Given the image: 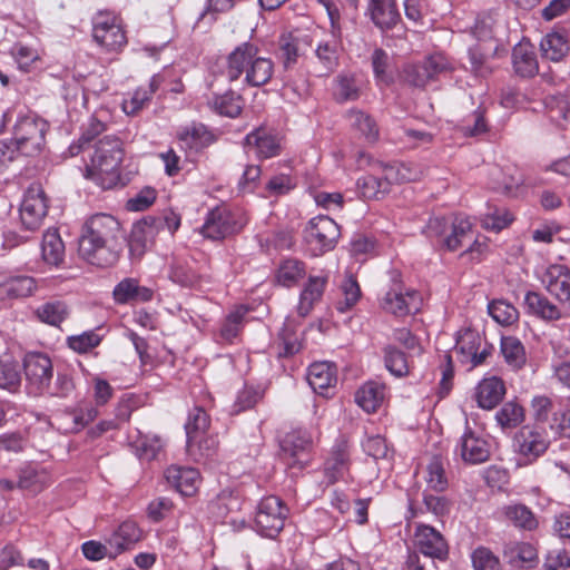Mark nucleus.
I'll use <instances>...</instances> for the list:
<instances>
[{
  "label": "nucleus",
  "instance_id": "f257e3e1",
  "mask_svg": "<svg viewBox=\"0 0 570 570\" xmlns=\"http://www.w3.org/2000/svg\"><path fill=\"white\" fill-rule=\"evenodd\" d=\"M120 223L111 215L96 214L82 227L79 253L91 265L109 267L121 252Z\"/></svg>",
  "mask_w": 570,
  "mask_h": 570
},
{
  "label": "nucleus",
  "instance_id": "f03ea898",
  "mask_svg": "<svg viewBox=\"0 0 570 570\" xmlns=\"http://www.w3.org/2000/svg\"><path fill=\"white\" fill-rule=\"evenodd\" d=\"M90 161L85 176L102 189H111L120 183V164L124 157L121 141L114 136L100 139L89 153Z\"/></svg>",
  "mask_w": 570,
  "mask_h": 570
},
{
  "label": "nucleus",
  "instance_id": "7ed1b4c3",
  "mask_svg": "<svg viewBox=\"0 0 570 570\" xmlns=\"http://www.w3.org/2000/svg\"><path fill=\"white\" fill-rule=\"evenodd\" d=\"M258 48L250 42L237 46L227 57L226 76L235 81L245 73V82L252 87H261L267 83L274 72V63L271 59L259 57Z\"/></svg>",
  "mask_w": 570,
  "mask_h": 570
},
{
  "label": "nucleus",
  "instance_id": "20e7f679",
  "mask_svg": "<svg viewBox=\"0 0 570 570\" xmlns=\"http://www.w3.org/2000/svg\"><path fill=\"white\" fill-rule=\"evenodd\" d=\"M49 203L40 184L33 183L24 190L19 207V219L23 230L35 233L42 227L48 215Z\"/></svg>",
  "mask_w": 570,
  "mask_h": 570
},
{
  "label": "nucleus",
  "instance_id": "39448f33",
  "mask_svg": "<svg viewBox=\"0 0 570 570\" xmlns=\"http://www.w3.org/2000/svg\"><path fill=\"white\" fill-rule=\"evenodd\" d=\"M340 235L338 225L325 215L313 217L304 229V240L312 256H321L332 250Z\"/></svg>",
  "mask_w": 570,
  "mask_h": 570
},
{
  "label": "nucleus",
  "instance_id": "423d86ee",
  "mask_svg": "<svg viewBox=\"0 0 570 570\" xmlns=\"http://www.w3.org/2000/svg\"><path fill=\"white\" fill-rule=\"evenodd\" d=\"M391 287L381 298V307L395 316H405L420 309L422 297L415 289L405 288L397 271L391 272Z\"/></svg>",
  "mask_w": 570,
  "mask_h": 570
},
{
  "label": "nucleus",
  "instance_id": "0eeeda50",
  "mask_svg": "<svg viewBox=\"0 0 570 570\" xmlns=\"http://www.w3.org/2000/svg\"><path fill=\"white\" fill-rule=\"evenodd\" d=\"M288 509L278 497L263 498L255 513L254 528L262 537L274 539L285 524Z\"/></svg>",
  "mask_w": 570,
  "mask_h": 570
},
{
  "label": "nucleus",
  "instance_id": "6e6552de",
  "mask_svg": "<svg viewBox=\"0 0 570 570\" xmlns=\"http://www.w3.org/2000/svg\"><path fill=\"white\" fill-rule=\"evenodd\" d=\"M47 129L48 125L42 119L33 116L18 118L12 137L16 149L24 156L38 154L45 145Z\"/></svg>",
  "mask_w": 570,
  "mask_h": 570
},
{
  "label": "nucleus",
  "instance_id": "1a4fd4ad",
  "mask_svg": "<svg viewBox=\"0 0 570 570\" xmlns=\"http://www.w3.org/2000/svg\"><path fill=\"white\" fill-rule=\"evenodd\" d=\"M550 440L543 430L535 426H522L513 438V450L519 456L520 465L534 463L549 449Z\"/></svg>",
  "mask_w": 570,
  "mask_h": 570
},
{
  "label": "nucleus",
  "instance_id": "9d476101",
  "mask_svg": "<svg viewBox=\"0 0 570 570\" xmlns=\"http://www.w3.org/2000/svg\"><path fill=\"white\" fill-rule=\"evenodd\" d=\"M452 70L449 59L440 52L428 56L423 61L409 63L403 69L406 83L416 88H424L442 73Z\"/></svg>",
  "mask_w": 570,
  "mask_h": 570
},
{
  "label": "nucleus",
  "instance_id": "9b49d317",
  "mask_svg": "<svg viewBox=\"0 0 570 570\" xmlns=\"http://www.w3.org/2000/svg\"><path fill=\"white\" fill-rule=\"evenodd\" d=\"M454 348L459 361L469 365L470 368L483 364L493 352V345L488 343L478 331L471 328L459 332Z\"/></svg>",
  "mask_w": 570,
  "mask_h": 570
},
{
  "label": "nucleus",
  "instance_id": "f8f14e48",
  "mask_svg": "<svg viewBox=\"0 0 570 570\" xmlns=\"http://www.w3.org/2000/svg\"><path fill=\"white\" fill-rule=\"evenodd\" d=\"M23 370L28 389L35 394H45L53 376L50 357L40 352L28 353L23 360Z\"/></svg>",
  "mask_w": 570,
  "mask_h": 570
},
{
  "label": "nucleus",
  "instance_id": "ddd939ff",
  "mask_svg": "<svg viewBox=\"0 0 570 570\" xmlns=\"http://www.w3.org/2000/svg\"><path fill=\"white\" fill-rule=\"evenodd\" d=\"M412 542L415 550L425 557L445 560L449 556V543L445 537L429 524H415Z\"/></svg>",
  "mask_w": 570,
  "mask_h": 570
},
{
  "label": "nucleus",
  "instance_id": "4468645a",
  "mask_svg": "<svg viewBox=\"0 0 570 570\" xmlns=\"http://www.w3.org/2000/svg\"><path fill=\"white\" fill-rule=\"evenodd\" d=\"M92 37L108 50L119 49L127 42L118 18L110 12H99L95 16Z\"/></svg>",
  "mask_w": 570,
  "mask_h": 570
},
{
  "label": "nucleus",
  "instance_id": "2eb2a0df",
  "mask_svg": "<svg viewBox=\"0 0 570 570\" xmlns=\"http://www.w3.org/2000/svg\"><path fill=\"white\" fill-rule=\"evenodd\" d=\"M240 229L235 215L225 206L212 209L202 226L204 237L220 240Z\"/></svg>",
  "mask_w": 570,
  "mask_h": 570
},
{
  "label": "nucleus",
  "instance_id": "dca6fc26",
  "mask_svg": "<svg viewBox=\"0 0 570 570\" xmlns=\"http://www.w3.org/2000/svg\"><path fill=\"white\" fill-rule=\"evenodd\" d=\"M160 220H155V216H147L132 225L128 240L129 253L132 258H141L153 246L160 233Z\"/></svg>",
  "mask_w": 570,
  "mask_h": 570
},
{
  "label": "nucleus",
  "instance_id": "f3484780",
  "mask_svg": "<svg viewBox=\"0 0 570 570\" xmlns=\"http://www.w3.org/2000/svg\"><path fill=\"white\" fill-rule=\"evenodd\" d=\"M540 282L560 303L570 304V269L563 264H550L543 268Z\"/></svg>",
  "mask_w": 570,
  "mask_h": 570
},
{
  "label": "nucleus",
  "instance_id": "a211bd4d",
  "mask_svg": "<svg viewBox=\"0 0 570 570\" xmlns=\"http://www.w3.org/2000/svg\"><path fill=\"white\" fill-rule=\"evenodd\" d=\"M351 450L346 440L340 439L333 445L324 464V474L330 484L347 481L350 478Z\"/></svg>",
  "mask_w": 570,
  "mask_h": 570
},
{
  "label": "nucleus",
  "instance_id": "6ab92c4d",
  "mask_svg": "<svg viewBox=\"0 0 570 570\" xmlns=\"http://www.w3.org/2000/svg\"><path fill=\"white\" fill-rule=\"evenodd\" d=\"M456 451L465 463L480 464L490 458V444L481 435L466 428L460 438Z\"/></svg>",
  "mask_w": 570,
  "mask_h": 570
},
{
  "label": "nucleus",
  "instance_id": "aec40b11",
  "mask_svg": "<svg viewBox=\"0 0 570 570\" xmlns=\"http://www.w3.org/2000/svg\"><path fill=\"white\" fill-rule=\"evenodd\" d=\"M311 446V436L302 430L287 433L281 442L282 452L291 466L302 468L308 461Z\"/></svg>",
  "mask_w": 570,
  "mask_h": 570
},
{
  "label": "nucleus",
  "instance_id": "412c9836",
  "mask_svg": "<svg viewBox=\"0 0 570 570\" xmlns=\"http://www.w3.org/2000/svg\"><path fill=\"white\" fill-rule=\"evenodd\" d=\"M307 382L315 393L328 396L336 386V367L330 362H315L308 367Z\"/></svg>",
  "mask_w": 570,
  "mask_h": 570
},
{
  "label": "nucleus",
  "instance_id": "4be33fe9",
  "mask_svg": "<svg viewBox=\"0 0 570 570\" xmlns=\"http://www.w3.org/2000/svg\"><path fill=\"white\" fill-rule=\"evenodd\" d=\"M245 145L248 151L256 157L267 159L279 154L281 145L278 137L266 128H257L245 137Z\"/></svg>",
  "mask_w": 570,
  "mask_h": 570
},
{
  "label": "nucleus",
  "instance_id": "5701e85b",
  "mask_svg": "<svg viewBox=\"0 0 570 570\" xmlns=\"http://www.w3.org/2000/svg\"><path fill=\"white\" fill-rule=\"evenodd\" d=\"M327 282V273L316 276L311 275L307 278V282L301 291L297 304V313L299 316H307L314 308V305L322 299Z\"/></svg>",
  "mask_w": 570,
  "mask_h": 570
},
{
  "label": "nucleus",
  "instance_id": "b1692460",
  "mask_svg": "<svg viewBox=\"0 0 570 570\" xmlns=\"http://www.w3.org/2000/svg\"><path fill=\"white\" fill-rule=\"evenodd\" d=\"M504 395V382L498 376L484 377L475 389L476 403L484 410L494 409Z\"/></svg>",
  "mask_w": 570,
  "mask_h": 570
},
{
  "label": "nucleus",
  "instance_id": "393cba45",
  "mask_svg": "<svg viewBox=\"0 0 570 570\" xmlns=\"http://www.w3.org/2000/svg\"><path fill=\"white\" fill-rule=\"evenodd\" d=\"M142 538V531L136 522L128 520L122 522L117 530L108 539L111 547V553L120 554L121 552L131 549Z\"/></svg>",
  "mask_w": 570,
  "mask_h": 570
},
{
  "label": "nucleus",
  "instance_id": "a878e982",
  "mask_svg": "<svg viewBox=\"0 0 570 570\" xmlns=\"http://www.w3.org/2000/svg\"><path fill=\"white\" fill-rule=\"evenodd\" d=\"M367 10L373 23L382 30L392 29L401 19L395 0H370Z\"/></svg>",
  "mask_w": 570,
  "mask_h": 570
},
{
  "label": "nucleus",
  "instance_id": "bb28decb",
  "mask_svg": "<svg viewBox=\"0 0 570 570\" xmlns=\"http://www.w3.org/2000/svg\"><path fill=\"white\" fill-rule=\"evenodd\" d=\"M112 294L115 301L119 304L149 302L154 296L153 289L140 286L135 278H125L119 282L115 286Z\"/></svg>",
  "mask_w": 570,
  "mask_h": 570
},
{
  "label": "nucleus",
  "instance_id": "cd10ccee",
  "mask_svg": "<svg viewBox=\"0 0 570 570\" xmlns=\"http://www.w3.org/2000/svg\"><path fill=\"white\" fill-rule=\"evenodd\" d=\"M166 478L185 497L193 495L200 483L199 472L194 468L170 466Z\"/></svg>",
  "mask_w": 570,
  "mask_h": 570
},
{
  "label": "nucleus",
  "instance_id": "c85d7f7f",
  "mask_svg": "<svg viewBox=\"0 0 570 570\" xmlns=\"http://www.w3.org/2000/svg\"><path fill=\"white\" fill-rule=\"evenodd\" d=\"M164 80L163 75H154L148 87H139L130 98L124 99V112L130 116L138 114L150 101L153 95L159 89Z\"/></svg>",
  "mask_w": 570,
  "mask_h": 570
},
{
  "label": "nucleus",
  "instance_id": "c756f323",
  "mask_svg": "<svg viewBox=\"0 0 570 570\" xmlns=\"http://www.w3.org/2000/svg\"><path fill=\"white\" fill-rule=\"evenodd\" d=\"M36 288L37 282L31 276L21 275L9 277L0 283V301L28 297L33 294Z\"/></svg>",
  "mask_w": 570,
  "mask_h": 570
},
{
  "label": "nucleus",
  "instance_id": "7c9ffc66",
  "mask_svg": "<svg viewBox=\"0 0 570 570\" xmlns=\"http://www.w3.org/2000/svg\"><path fill=\"white\" fill-rule=\"evenodd\" d=\"M524 304L530 314L541 320L558 321L562 317L560 308L541 293L528 292L524 296Z\"/></svg>",
  "mask_w": 570,
  "mask_h": 570
},
{
  "label": "nucleus",
  "instance_id": "2f4dec72",
  "mask_svg": "<svg viewBox=\"0 0 570 570\" xmlns=\"http://www.w3.org/2000/svg\"><path fill=\"white\" fill-rule=\"evenodd\" d=\"M306 276V264L297 258H286L279 263L275 274L278 285L291 288Z\"/></svg>",
  "mask_w": 570,
  "mask_h": 570
},
{
  "label": "nucleus",
  "instance_id": "473e14b6",
  "mask_svg": "<svg viewBox=\"0 0 570 570\" xmlns=\"http://www.w3.org/2000/svg\"><path fill=\"white\" fill-rule=\"evenodd\" d=\"M385 397V386L377 382H366L355 393V402L367 413L375 412Z\"/></svg>",
  "mask_w": 570,
  "mask_h": 570
},
{
  "label": "nucleus",
  "instance_id": "72a5a7b5",
  "mask_svg": "<svg viewBox=\"0 0 570 570\" xmlns=\"http://www.w3.org/2000/svg\"><path fill=\"white\" fill-rule=\"evenodd\" d=\"M500 514L504 520L522 530L532 531L538 527V519L534 513L527 505L521 503L503 505L500 509Z\"/></svg>",
  "mask_w": 570,
  "mask_h": 570
},
{
  "label": "nucleus",
  "instance_id": "f704fd0d",
  "mask_svg": "<svg viewBox=\"0 0 570 570\" xmlns=\"http://www.w3.org/2000/svg\"><path fill=\"white\" fill-rule=\"evenodd\" d=\"M36 318L47 325L58 327L70 314L68 305L62 301H48L36 307Z\"/></svg>",
  "mask_w": 570,
  "mask_h": 570
},
{
  "label": "nucleus",
  "instance_id": "c9c22d12",
  "mask_svg": "<svg viewBox=\"0 0 570 570\" xmlns=\"http://www.w3.org/2000/svg\"><path fill=\"white\" fill-rule=\"evenodd\" d=\"M500 353L505 364L513 371L521 370L527 363V353L522 342L514 336H502Z\"/></svg>",
  "mask_w": 570,
  "mask_h": 570
},
{
  "label": "nucleus",
  "instance_id": "e433bc0d",
  "mask_svg": "<svg viewBox=\"0 0 570 570\" xmlns=\"http://www.w3.org/2000/svg\"><path fill=\"white\" fill-rule=\"evenodd\" d=\"M513 67L521 77H532L538 72V61L534 49L529 43H519L512 52Z\"/></svg>",
  "mask_w": 570,
  "mask_h": 570
},
{
  "label": "nucleus",
  "instance_id": "4c0bfd02",
  "mask_svg": "<svg viewBox=\"0 0 570 570\" xmlns=\"http://www.w3.org/2000/svg\"><path fill=\"white\" fill-rule=\"evenodd\" d=\"M42 259L52 266H58L65 257V244L58 229L49 228L42 236L41 243Z\"/></svg>",
  "mask_w": 570,
  "mask_h": 570
},
{
  "label": "nucleus",
  "instance_id": "58836bf2",
  "mask_svg": "<svg viewBox=\"0 0 570 570\" xmlns=\"http://www.w3.org/2000/svg\"><path fill=\"white\" fill-rule=\"evenodd\" d=\"M209 107L219 114L230 118L237 117L244 106L243 97L235 91H226L222 95H214L208 100Z\"/></svg>",
  "mask_w": 570,
  "mask_h": 570
},
{
  "label": "nucleus",
  "instance_id": "ea45409f",
  "mask_svg": "<svg viewBox=\"0 0 570 570\" xmlns=\"http://www.w3.org/2000/svg\"><path fill=\"white\" fill-rule=\"evenodd\" d=\"M374 79L379 86H389L393 81V59L382 48H375L371 55Z\"/></svg>",
  "mask_w": 570,
  "mask_h": 570
},
{
  "label": "nucleus",
  "instance_id": "a19ab883",
  "mask_svg": "<svg viewBox=\"0 0 570 570\" xmlns=\"http://www.w3.org/2000/svg\"><path fill=\"white\" fill-rule=\"evenodd\" d=\"M209 423V416L203 407L195 406L189 412L188 420L185 424L187 448L189 451L194 448V441L206 434Z\"/></svg>",
  "mask_w": 570,
  "mask_h": 570
},
{
  "label": "nucleus",
  "instance_id": "79ce46f5",
  "mask_svg": "<svg viewBox=\"0 0 570 570\" xmlns=\"http://www.w3.org/2000/svg\"><path fill=\"white\" fill-rule=\"evenodd\" d=\"M503 556L511 566L523 567L535 560L537 550L530 543L511 541L505 543Z\"/></svg>",
  "mask_w": 570,
  "mask_h": 570
},
{
  "label": "nucleus",
  "instance_id": "37998d69",
  "mask_svg": "<svg viewBox=\"0 0 570 570\" xmlns=\"http://www.w3.org/2000/svg\"><path fill=\"white\" fill-rule=\"evenodd\" d=\"M449 230V235L444 237V247L454 252L462 246L466 238H471L472 223L468 217L458 215L453 218Z\"/></svg>",
  "mask_w": 570,
  "mask_h": 570
},
{
  "label": "nucleus",
  "instance_id": "c03bdc74",
  "mask_svg": "<svg viewBox=\"0 0 570 570\" xmlns=\"http://www.w3.org/2000/svg\"><path fill=\"white\" fill-rule=\"evenodd\" d=\"M49 476L43 469L32 465L22 466L18 472V488L31 492L41 491L48 483Z\"/></svg>",
  "mask_w": 570,
  "mask_h": 570
},
{
  "label": "nucleus",
  "instance_id": "a18cd8bd",
  "mask_svg": "<svg viewBox=\"0 0 570 570\" xmlns=\"http://www.w3.org/2000/svg\"><path fill=\"white\" fill-rule=\"evenodd\" d=\"M540 48L542 55L551 61H560L570 50L567 38L559 32L544 36L540 42Z\"/></svg>",
  "mask_w": 570,
  "mask_h": 570
},
{
  "label": "nucleus",
  "instance_id": "49530a36",
  "mask_svg": "<svg viewBox=\"0 0 570 570\" xmlns=\"http://www.w3.org/2000/svg\"><path fill=\"white\" fill-rule=\"evenodd\" d=\"M306 38L295 37L292 33L281 36L279 52L285 68L294 65L298 56L303 53V47L308 45Z\"/></svg>",
  "mask_w": 570,
  "mask_h": 570
},
{
  "label": "nucleus",
  "instance_id": "de8ad7c7",
  "mask_svg": "<svg viewBox=\"0 0 570 570\" xmlns=\"http://www.w3.org/2000/svg\"><path fill=\"white\" fill-rule=\"evenodd\" d=\"M347 117L351 126L360 131L368 141L374 142L379 139V127L370 115L362 110L352 109Z\"/></svg>",
  "mask_w": 570,
  "mask_h": 570
},
{
  "label": "nucleus",
  "instance_id": "09e8293b",
  "mask_svg": "<svg viewBox=\"0 0 570 570\" xmlns=\"http://www.w3.org/2000/svg\"><path fill=\"white\" fill-rule=\"evenodd\" d=\"M334 95L338 101L356 100L360 97V85L353 73L342 72L335 79Z\"/></svg>",
  "mask_w": 570,
  "mask_h": 570
},
{
  "label": "nucleus",
  "instance_id": "8fccbe9b",
  "mask_svg": "<svg viewBox=\"0 0 570 570\" xmlns=\"http://www.w3.org/2000/svg\"><path fill=\"white\" fill-rule=\"evenodd\" d=\"M383 352L385 367L392 375L403 377L409 374L410 366L404 352L394 345H386Z\"/></svg>",
  "mask_w": 570,
  "mask_h": 570
},
{
  "label": "nucleus",
  "instance_id": "3c124183",
  "mask_svg": "<svg viewBox=\"0 0 570 570\" xmlns=\"http://www.w3.org/2000/svg\"><path fill=\"white\" fill-rule=\"evenodd\" d=\"M495 420L502 429L517 428L524 421V410L519 403L509 401L495 413Z\"/></svg>",
  "mask_w": 570,
  "mask_h": 570
},
{
  "label": "nucleus",
  "instance_id": "603ef678",
  "mask_svg": "<svg viewBox=\"0 0 570 570\" xmlns=\"http://www.w3.org/2000/svg\"><path fill=\"white\" fill-rule=\"evenodd\" d=\"M179 139L189 148L200 149L213 140L212 134L204 125H191L179 132Z\"/></svg>",
  "mask_w": 570,
  "mask_h": 570
},
{
  "label": "nucleus",
  "instance_id": "864d4df0",
  "mask_svg": "<svg viewBox=\"0 0 570 570\" xmlns=\"http://www.w3.org/2000/svg\"><path fill=\"white\" fill-rule=\"evenodd\" d=\"M361 193L366 198H380L390 191L387 183L380 174L365 175L357 180Z\"/></svg>",
  "mask_w": 570,
  "mask_h": 570
},
{
  "label": "nucleus",
  "instance_id": "5fc2aeb1",
  "mask_svg": "<svg viewBox=\"0 0 570 570\" xmlns=\"http://www.w3.org/2000/svg\"><path fill=\"white\" fill-rule=\"evenodd\" d=\"M491 317L501 325H511L519 318L518 309L508 301L494 299L488 305Z\"/></svg>",
  "mask_w": 570,
  "mask_h": 570
},
{
  "label": "nucleus",
  "instance_id": "6e6d98bb",
  "mask_svg": "<svg viewBox=\"0 0 570 570\" xmlns=\"http://www.w3.org/2000/svg\"><path fill=\"white\" fill-rule=\"evenodd\" d=\"M343 299L336 303V309L340 313L350 311L361 298V288L353 275H347L341 285Z\"/></svg>",
  "mask_w": 570,
  "mask_h": 570
},
{
  "label": "nucleus",
  "instance_id": "4d7b16f0",
  "mask_svg": "<svg viewBox=\"0 0 570 570\" xmlns=\"http://www.w3.org/2000/svg\"><path fill=\"white\" fill-rule=\"evenodd\" d=\"M513 220L512 215L504 207H489L488 213L482 216L481 224L484 229L500 232L508 227Z\"/></svg>",
  "mask_w": 570,
  "mask_h": 570
},
{
  "label": "nucleus",
  "instance_id": "13d9d810",
  "mask_svg": "<svg viewBox=\"0 0 570 570\" xmlns=\"http://www.w3.org/2000/svg\"><path fill=\"white\" fill-rule=\"evenodd\" d=\"M247 308L240 306L230 312L220 327V336L227 342H232L240 332Z\"/></svg>",
  "mask_w": 570,
  "mask_h": 570
},
{
  "label": "nucleus",
  "instance_id": "bf43d9fd",
  "mask_svg": "<svg viewBox=\"0 0 570 570\" xmlns=\"http://www.w3.org/2000/svg\"><path fill=\"white\" fill-rule=\"evenodd\" d=\"M425 481L430 490L442 492L448 488L443 462L439 458H433L426 468Z\"/></svg>",
  "mask_w": 570,
  "mask_h": 570
},
{
  "label": "nucleus",
  "instance_id": "052dcab7",
  "mask_svg": "<svg viewBox=\"0 0 570 570\" xmlns=\"http://www.w3.org/2000/svg\"><path fill=\"white\" fill-rule=\"evenodd\" d=\"M550 428L563 438H570V400L561 401L552 413Z\"/></svg>",
  "mask_w": 570,
  "mask_h": 570
},
{
  "label": "nucleus",
  "instance_id": "680f3d73",
  "mask_svg": "<svg viewBox=\"0 0 570 570\" xmlns=\"http://www.w3.org/2000/svg\"><path fill=\"white\" fill-rule=\"evenodd\" d=\"M315 55L324 69L332 71L338 65V43L336 40L321 41L316 49Z\"/></svg>",
  "mask_w": 570,
  "mask_h": 570
},
{
  "label": "nucleus",
  "instance_id": "e2e57ef3",
  "mask_svg": "<svg viewBox=\"0 0 570 570\" xmlns=\"http://www.w3.org/2000/svg\"><path fill=\"white\" fill-rule=\"evenodd\" d=\"M474 570H500L499 558L487 547H478L471 554Z\"/></svg>",
  "mask_w": 570,
  "mask_h": 570
},
{
  "label": "nucleus",
  "instance_id": "0e129e2a",
  "mask_svg": "<svg viewBox=\"0 0 570 570\" xmlns=\"http://www.w3.org/2000/svg\"><path fill=\"white\" fill-rule=\"evenodd\" d=\"M20 382L19 364L13 361H0V387L14 391Z\"/></svg>",
  "mask_w": 570,
  "mask_h": 570
},
{
  "label": "nucleus",
  "instance_id": "69168bd1",
  "mask_svg": "<svg viewBox=\"0 0 570 570\" xmlns=\"http://www.w3.org/2000/svg\"><path fill=\"white\" fill-rule=\"evenodd\" d=\"M497 14L493 12H487L478 17L473 35L479 41L492 40L495 35L497 27Z\"/></svg>",
  "mask_w": 570,
  "mask_h": 570
},
{
  "label": "nucleus",
  "instance_id": "338daca9",
  "mask_svg": "<svg viewBox=\"0 0 570 570\" xmlns=\"http://www.w3.org/2000/svg\"><path fill=\"white\" fill-rule=\"evenodd\" d=\"M136 453L141 460L150 461L157 456L164 446L158 436H141L136 441Z\"/></svg>",
  "mask_w": 570,
  "mask_h": 570
},
{
  "label": "nucleus",
  "instance_id": "774afa93",
  "mask_svg": "<svg viewBox=\"0 0 570 570\" xmlns=\"http://www.w3.org/2000/svg\"><path fill=\"white\" fill-rule=\"evenodd\" d=\"M57 426L63 433H75L82 430L87 424L79 411L63 412L55 416Z\"/></svg>",
  "mask_w": 570,
  "mask_h": 570
}]
</instances>
